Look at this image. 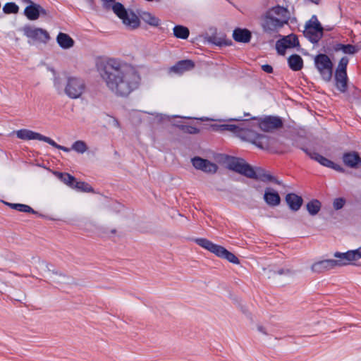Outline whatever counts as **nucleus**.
<instances>
[{"instance_id": "f257e3e1", "label": "nucleus", "mask_w": 361, "mask_h": 361, "mask_svg": "<svg viewBox=\"0 0 361 361\" xmlns=\"http://www.w3.org/2000/svg\"><path fill=\"white\" fill-rule=\"evenodd\" d=\"M108 90L118 97H127L137 89L140 76L137 69L116 58H107L97 65Z\"/></svg>"}, {"instance_id": "f03ea898", "label": "nucleus", "mask_w": 361, "mask_h": 361, "mask_svg": "<svg viewBox=\"0 0 361 361\" xmlns=\"http://www.w3.org/2000/svg\"><path fill=\"white\" fill-rule=\"evenodd\" d=\"M252 123L246 121L239 125L223 124L218 127L219 131H230L243 140L249 141L259 148L264 149L269 145L267 136L259 134L252 129Z\"/></svg>"}, {"instance_id": "7ed1b4c3", "label": "nucleus", "mask_w": 361, "mask_h": 361, "mask_svg": "<svg viewBox=\"0 0 361 361\" xmlns=\"http://www.w3.org/2000/svg\"><path fill=\"white\" fill-rule=\"evenodd\" d=\"M334 255L338 259H324L315 262L311 265V271L315 274H321L358 260L361 258V246L356 250H349L346 252H336Z\"/></svg>"}, {"instance_id": "20e7f679", "label": "nucleus", "mask_w": 361, "mask_h": 361, "mask_svg": "<svg viewBox=\"0 0 361 361\" xmlns=\"http://www.w3.org/2000/svg\"><path fill=\"white\" fill-rule=\"evenodd\" d=\"M54 86L59 93L63 92L68 98L76 99L80 98L86 90L85 80L77 76H68L62 85L60 79L55 78Z\"/></svg>"}, {"instance_id": "39448f33", "label": "nucleus", "mask_w": 361, "mask_h": 361, "mask_svg": "<svg viewBox=\"0 0 361 361\" xmlns=\"http://www.w3.org/2000/svg\"><path fill=\"white\" fill-rule=\"evenodd\" d=\"M16 136L18 138L24 140H37L39 141L45 142L54 147L63 150V152H70V149L58 145L54 140L51 139L49 137L44 136L39 133L34 132L27 129H21L18 130L16 132Z\"/></svg>"}, {"instance_id": "423d86ee", "label": "nucleus", "mask_w": 361, "mask_h": 361, "mask_svg": "<svg viewBox=\"0 0 361 361\" xmlns=\"http://www.w3.org/2000/svg\"><path fill=\"white\" fill-rule=\"evenodd\" d=\"M114 13L122 20L123 23L128 29L133 30L140 25L138 17L133 12H128L121 3H115L112 7Z\"/></svg>"}, {"instance_id": "0eeeda50", "label": "nucleus", "mask_w": 361, "mask_h": 361, "mask_svg": "<svg viewBox=\"0 0 361 361\" xmlns=\"http://www.w3.org/2000/svg\"><path fill=\"white\" fill-rule=\"evenodd\" d=\"M324 28L319 22L317 17L314 15L306 23L305 36L312 43H317L323 37Z\"/></svg>"}, {"instance_id": "6e6552de", "label": "nucleus", "mask_w": 361, "mask_h": 361, "mask_svg": "<svg viewBox=\"0 0 361 361\" xmlns=\"http://www.w3.org/2000/svg\"><path fill=\"white\" fill-rule=\"evenodd\" d=\"M315 66L325 81H330L332 77L333 63L329 57L324 54L314 58Z\"/></svg>"}, {"instance_id": "1a4fd4ad", "label": "nucleus", "mask_w": 361, "mask_h": 361, "mask_svg": "<svg viewBox=\"0 0 361 361\" xmlns=\"http://www.w3.org/2000/svg\"><path fill=\"white\" fill-rule=\"evenodd\" d=\"M285 25L282 20L272 16L267 11L261 17V27L264 32L274 34L278 32Z\"/></svg>"}, {"instance_id": "9d476101", "label": "nucleus", "mask_w": 361, "mask_h": 361, "mask_svg": "<svg viewBox=\"0 0 361 361\" xmlns=\"http://www.w3.org/2000/svg\"><path fill=\"white\" fill-rule=\"evenodd\" d=\"M22 31L25 36L35 42L47 43L50 39L48 32L42 28L25 25Z\"/></svg>"}, {"instance_id": "9b49d317", "label": "nucleus", "mask_w": 361, "mask_h": 361, "mask_svg": "<svg viewBox=\"0 0 361 361\" xmlns=\"http://www.w3.org/2000/svg\"><path fill=\"white\" fill-rule=\"evenodd\" d=\"M252 123V128L259 126V128L265 132H270L282 127L283 122L279 117L277 116H267L258 121L257 123Z\"/></svg>"}, {"instance_id": "f8f14e48", "label": "nucleus", "mask_w": 361, "mask_h": 361, "mask_svg": "<svg viewBox=\"0 0 361 361\" xmlns=\"http://www.w3.org/2000/svg\"><path fill=\"white\" fill-rule=\"evenodd\" d=\"M227 167L240 174L247 177L250 172V165L243 159L236 157H228L226 161Z\"/></svg>"}, {"instance_id": "ddd939ff", "label": "nucleus", "mask_w": 361, "mask_h": 361, "mask_svg": "<svg viewBox=\"0 0 361 361\" xmlns=\"http://www.w3.org/2000/svg\"><path fill=\"white\" fill-rule=\"evenodd\" d=\"M191 162L195 169L206 173L214 174L218 169V166L216 164L200 157L192 158Z\"/></svg>"}, {"instance_id": "4468645a", "label": "nucleus", "mask_w": 361, "mask_h": 361, "mask_svg": "<svg viewBox=\"0 0 361 361\" xmlns=\"http://www.w3.org/2000/svg\"><path fill=\"white\" fill-rule=\"evenodd\" d=\"M25 3L30 4L25 10L24 15L30 20H35L39 18V16L46 15L47 12L39 4H37L30 0H23Z\"/></svg>"}, {"instance_id": "2eb2a0df", "label": "nucleus", "mask_w": 361, "mask_h": 361, "mask_svg": "<svg viewBox=\"0 0 361 361\" xmlns=\"http://www.w3.org/2000/svg\"><path fill=\"white\" fill-rule=\"evenodd\" d=\"M247 176L249 178L258 180L262 182H275L280 185L281 182L278 181L273 176L268 173L264 169L262 168L254 169L250 166V172Z\"/></svg>"}, {"instance_id": "dca6fc26", "label": "nucleus", "mask_w": 361, "mask_h": 361, "mask_svg": "<svg viewBox=\"0 0 361 361\" xmlns=\"http://www.w3.org/2000/svg\"><path fill=\"white\" fill-rule=\"evenodd\" d=\"M267 12L282 20L285 25L288 24L290 19V12L287 7L277 5L269 8Z\"/></svg>"}, {"instance_id": "f3484780", "label": "nucleus", "mask_w": 361, "mask_h": 361, "mask_svg": "<svg viewBox=\"0 0 361 361\" xmlns=\"http://www.w3.org/2000/svg\"><path fill=\"white\" fill-rule=\"evenodd\" d=\"M302 150L305 152L306 154H307L312 159L317 161L319 162L321 165L331 168L334 169L337 171H341V168L334 164L331 160L328 159L327 158L322 156L319 153L310 150L308 149H302Z\"/></svg>"}, {"instance_id": "a211bd4d", "label": "nucleus", "mask_w": 361, "mask_h": 361, "mask_svg": "<svg viewBox=\"0 0 361 361\" xmlns=\"http://www.w3.org/2000/svg\"><path fill=\"white\" fill-rule=\"evenodd\" d=\"M194 66L195 63L192 60H182L171 67L169 71L177 74H182L185 71L192 70Z\"/></svg>"}, {"instance_id": "6ab92c4d", "label": "nucleus", "mask_w": 361, "mask_h": 361, "mask_svg": "<svg viewBox=\"0 0 361 361\" xmlns=\"http://www.w3.org/2000/svg\"><path fill=\"white\" fill-rule=\"evenodd\" d=\"M264 200L271 207L278 206L281 202V197L279 193L271 188H267L265 189Z\"/></svg>"}, {"instance_id": "aec40b11", "label": "nucleus", "mask_w": 361, "mask_h": 361, "mask_svg": "<svg viewBox=\"0 0 361 361\" xmlns=\"http://www.w3.org/2000/svg\"><path fill=\"white\" fill-rule=\"evenodd\" d=\"M343 161L350 168H357L361 165V158L355 152L345 153L343 156Z\"/></svg>"}, {"instance_id": "412c9836", "label": "nucleus", "mask_w": 361, "mask_h": 361, "mask_svg": "<svg viewBox=\"0 0 361 361\" xmlns=\"http://www.w3.org/2000/svg\"><path fill=\"white\" fill-rule=\"evenodd\" d=\"M252 35L247 29L236 28L233 30V38L238 42L247 43L250 41Z\"/></svg>"}, {"instance_id": "4be33fe9", "label": "nucleus", "mask_w": 361, "mask_h": 361, "mask_svg": "<svg viewBox=\"0 0 361 361\" xmlns=\"http://www.w3.org/2000/svg\"><path fill=\"white\" fill-rule=\"evenodd\" d=\"M286 202L293 211H298L302 204V198L294 193H289L286 197Z\"/></svg>"}, {"instance_id": "5701e85b", "label": "nucleus", "mask_w": 361, "mask_h": 361, "mask_svg": "<svg viewBox=\"0 0 361 361\" xmlns=\"http://www.w3.org/2000/svg\"><path fill=\"white\" fill-rule=\"evenodd\" d=\"M195 242L200 247L209 250L216 255L221 247V245L214 244L212 241L203 238H196L195 239Z\"/></svg>"}, {"instance_id": "b1692460", "label": "nucleus", "mask_w": 361, "mask_h": 361, "mask_svg": "<svg viewBox=\"0 0 361 361\" xmlns=\"http://www.w3.org/2000/svg\"><path fill=\"white\" fill-rule=\"evenodd\" d=\"M59 45L64 49H70L74 45V40L68 35L63 32H59L56 37Z\"/></svg>"}, {"instance_id": "393cba45", "label": "nucleus", "mask_w": 361, "mask_h": 361, "mask_svg": "<svg viewBox=\"0 0 361 361\" xmlns=\"http://www.w3.org/2000/svg\"><path fill=\"white\" fill-rule=\"evenodd\" d=\"M334 50L335 51H342L346 54H355L358 51L359 49L355 45L336 43L334 45Z\"/></svg>"}, {"instance_id": "a878e982", "label": "nucleus", "mask_w": 361, "mask_h": 361, "mask_svg": "<svg viewBox=\"0 0 361 361\" xmlns=\"http://www.w3.org/2000/svg\"><path fill=\"white\" fill-rule=\"evenodd\" d=\"M216 256L226 259L228 262L235 264H238L240 263L238 258L234 254L231 253L222 246L220 247V249L216 253Z\"/></svg>"}, {"instance_id": "bb28decb", "label": "nucleus", "mask_w": 361, "mask_h": 361, "mask_svg": "<svg viewBox=\"0 0 361 361\" xmlns=\"http://www.w3.org/2000/svg\"><path fill=\"white\" fill-rule=\"evenodd\" d=\"M289 67L294 71H298L302 68L303 61L298 54L291 55L288 59Z\"/></svg>"}, {"instance_id": "cd10ccee", "label": "nucleus", "mask_w": 361, "mask_h": 361, "mask_svg": "<svg viewBox=\"0 0 361 361\" xmlns=\"http://www.w3.org/2000/svg\"><path fill=\"white\" fill-rule=\"evenodd\" d=\"M335 80L337 89L341 92H345L347 90V73H336Z\"/></svg>"}, {"instance_id": "c85d7f7f", "label": "nucleus", "mask_w": 361, "mask_h": 361, "mask_svg": "<svg viewBox=\"0 0 361 361\" xmlns=\"http://www.w3.org/2000/svg\"><path fill=\"white\" fill-rule=\"evenodd\" d=\"M54 174L68 187L71 188L73 187L75 182V178L74 176L68 173H62L59 171L54 172Z\"/></svg>"}, {"instance_id": "c756f323", "label": "nucleus", "mask_w": 361, "mask_h": 361, "mask_svg": "<svg viewBox=\"0 0 361 361\" xmlns=\"http://www.w3.org/2000/svg\"><path fill=\"white\" fill-rule=\"evenodd\" d=\"M321 207L322 204L318 200H312L306 205L307 210L312 216L317 214L320 211Z\"/></svg>"}, {"instance_id": "7c9ffc66", "label": "nucleus", "mask_w": 361, "mask_h": 361, "mask_svg": "<svg viewBox=\"0 0 361 361\" xmlns=\"http://www.w3.org/2000/svg\"><path fill=\"white\" fill-rule=\"evenodd\" d=\"M190 32L188 27L183 25H176L173 27V35L177 38L187 39L189 36Z\"/></svg>"}, {"instance_id": "2f4dec72", "label": "nucleus", "mask_w": 361, "mask_h": 361, "mask_svg": "<svg viewBox=\"0 0 361 361\" xmlns=\"http://www.w3.org/2000/svg\"><path fill=\"white\" fill-rule=\"evenodd\" d=\"M142 18L145 23L152 26L157 27L160 24V20L150 13H144Z\"/></svg>"}, {"instance_id": "473e14b6", "label": "nucleus", "mask_w": 361, "mask_h": 361, "mask_svg": "<svg viewBox=\"0 0 361 361\" xmlns=\"http://www.w3.org/2000/svg\"><path fill=\"white\" fill-rule=\"evenodd\" d=\"M71 149L78 153L83 154L88 149V147L84 141L77 140L73 143Z\"/></svg>"}, {"instance_id": "72a5a7b5", "label": "nucleus", "mask_w": 361, "mask_h": 361, "mask_svg": "<svg viewBox=\"0 0 361 361\" xmlns=\"http://www.w3.org/2000/svg\"><path fill=\"white\" fill-rule=\"evenodd\" d=\"M8 205L12 209H14L19 212H26V213H32V214L35 213V211L32 207H30V206H28L27 204L10 203V204H8Z\"/></svg>"}, {"instance_id": "f704fd0d", "label": "nucleus", "mask_w": 361, "mask_h": 361, "mask_svg": "<svg viewBox=\"0 0 361 361\" xmlns=\"http://www.w3.org/2000/svg\"><path fill=\"white\" fill-rule=\"evenodd\" d=\"M72 188L82 192H89L93 191L92 188L88 183L82 181H77L76 180Z\"/></svg>"}, {"instance_id": "c9c22d12", "label": "nucleus", "mask_w": 361, "mask_h": 361, "mask_svg": "<svg viewBox=\"0 0 361 361\" xmlns=\"http://www.w3.org/2000/svg\"><path fill=\"white\" fill-rule=\"evenodd\" d=\"M282 39L289 48L295 47L299 45L298 39L295 35H289L284 37Z\"/></svg>"}, {"instance_id": "e433bc0d", "label": "nucleus", "mask_w": 361, "mask_h": 361, "mask_svg": "<svg viewBox=\"0 0 361 361\" xmlns=\"http://www.w3.org/2000/svg\"><path fill=\"white\" fill-rule=\"evenodd\" d=\"M348 59L346 56H343L339 61L338 67L336 68V73H347L346 68L348 63Z\"/></svg>"}, {"instance_id": "4c0bfd02", "label": "nucleus", "mask_w": 361, "mask_h": 361, "mask_svg": "<svg viewBox=\"0 0 361 361\" xmlns=\"http://www.w3.org/2000/svg\"><path fill=\"white\" fill-rule=\"evenodd\" d=\"M52 272V276H51V281L54 283L59 284L64 283V280L66 279V276L63 274L61 272H59L57 271H51Z\"/></svg>"}, {"instance_id": "58836bf2", "label": "nucleus", "mask_w": 361, "mask_h": 361, "mask_svg": "<svg viewBox=\"0 0 361 361\" xmlns=\"http://www.w3.org/2000/svg\"><path fill=\"white\" fill-rule=\"evenodd\" d=\"M18 6L13 2L6 3L4 7L3 11L5 13H17L18 12Z\"/></svg>"}, {"instance_id": "ea45409f", "label": "nucleus", "mask_w": 361, "mask_h": 361, "mask_svg": "<svg viewBox=\"0 0 361 361\" xmlns=\"http://www.w3.org/2000/svg\"><path fill=\"white\" fill-rule=\"evenodd\" d=\"M289 47L286 44V42H283L282 39L278 40L276 43V49L280 55H284L286 54V50Z\"/></svg>"}, {"instance_id": "a19ab883", "label": "nucleus", "mask_w": 361, "mask_h": 361, "mask_svg": "<svg viewBox=\"0 0 361 361\" xmlns=\"http://www.w3.org/2000/svg\"><path fill=\"white\" fill-rule=\"evenodd\" d=\"M179 128L183 133L189 134H197L200 131L199 129L193 126L181 125Z\"/></svg>"}, {"instance_id": "79ce46f5", "label": "nucleus", "mask_w": 361, "mask_h": 361, "mask_svg": "<svg viewBox=\"0 0 361 361\" xmlns=\"http://www.w3.org/2000/svg\"><path fill=\"white\" fill-rule=\"evenodd\" d=\"M37 268L41 273H45L51 271L49 268V264L47 262L39 259L38 261Z\"/></svg>"}, {"instance_id": "37998d69", "label": "nucleus", "mask_w": 361, "mask_h": 361, "mask_svg": "<svg viewBox=\"0 0 361 361\" xmlns=\"http://www.w3.org/2000/svg\"><path fill=\"white\" fill-rule=\"evenodd\" d=\"M345 202V201L343 198H341V197L336 198L334 200V201L333 202L334 208L336 210H338L344 206Z\"/></svg>"}, {"instance_id": "c03bdc74", "label": "nucleus", "mask_w": 361, "mask_h": 361, "mask_svg": "<svg viewBox=\"0 0 361 361\" xmlns=\"http://www.w3.org/2000/svg\"><path fill=\"white\" fill-rule=\"evenodd\" d=\"M277 274L279 275H292L294 274V271L290 269H281L277 271Z\"/></svg>"}, {"instance_id": "a18cd8bd", "label": "nucleus", "mask_w": 361, "mask_h": 361, "mask_svg": "<svg viewBox=\"0 0 361 361\" xmlns=\"http://www.w3.org/2000/svg\"><path fill=\"white\" fill-rule=\"evenodd\" d=\"M262 69L267 73H271L273 72V68L271 66L269 65V64H264V65H262Z\"/></svg>"}, {"instance_id": "49530a36", "label": "nucleus", "mask_w": 361, "mask_h": 361, "mask_svg": "<svg viewBox=\"0 0 361 361\" xmlns=\"http://www.w3.org/2000/svg\"><path fill=\"white\" fill-rule=\"evenodd\" d=\"M109 123L115 128H121L118 121L114 118H110Z\"/></svg>"}, {"instance_id": "de8ad7c7", "label": "nucleus", "mask_w": 361, "mask_h": 361, "mask_svg": "<svg viewBox=\"0 0 361 361\" xmlns=\"http://www.w3.org/2000/svg\"><path fill=\"white\" fill-rule=\"evenodd\" d=\"M304 4H307L309 3H312L318 5L320 2V0H303Z\"/></svg>"}, {"instance_id": "09e8293b", "label": "nucleus", "mask_w": 361, "mask_h": 361, "mask_svg": "<svg viewBox=\"0 0 361 361\" xmlns=\"http://www.w3.org/2000/svg\"><path fill=\"white\" fill-rule=\"evenodd\" d=\"M257 329H258V331H259V332H261V333H262V334H265V335H267V331H265V329H264L263 326H259L257 327Z\"/></svg>"}, {"instance_id": "8fccbe9b", "label": "nucleus", "mask_w": 361, "mask_h": 361, "mask_svg": "<svg viewBox=\"0 0 361 361\" xmlns=\"http://www.w3.org/2000/svg\"><path fill=\"white\" fill-rule=\"evenodd\" d=\"M111 233H116V230H115V229H113V230L111 231Z\"/></svg>"}, {"instance_id": "3c124183", "label": "nucleus", "mask_w": 361, "mask_h": 361, "mask_svg": "<svg viewBox=\"0 0 361 361\" xmlns=\"http://www.w3.org/2000/svg\"><path fill=\"white\" fill-rule=\"evenodd\" d=\"M233 121H240V119H238V118H235V119H233Z\"/></svg>"}]
</instances>
